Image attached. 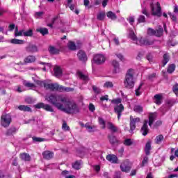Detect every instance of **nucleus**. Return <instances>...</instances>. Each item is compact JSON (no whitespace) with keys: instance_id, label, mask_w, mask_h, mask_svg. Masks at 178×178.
Masks as SVG:
<instances>
[{"instance_id":"nucleus-1","label":"nucleus","mask_w":178,"mask_h":178,"mask_svg":"<svg viewBox=\"0 0 178 178\" xmlns=\"http://www.w3.org/2000/svg\"><path fill=\"white\" fill-rule=\"evenodd\" d=\"M47 101L54 105L59 111L65 113H79L80 108L74 102L70 101L69 98L59 95H51L46 97Z\"/></svg>"},{"instance_id":"nucleus-2","label":"nucleus","mask_w":178,"mask_h":178,"mask_svg":"<svg viewBox=\"0 0 178 178\" xmlns=\"http://www.w3.org/2000/svg\"><path fill=\"white\" fill-rule=\"evenodd\" d=\"M129 38H131L136 45H152V44H154V40H149V39L144 38H137L136 33H134V31L131 29H129Z\"/></svg>"},{"instance_id":"nucleus-3","label":"nucleus","mask_w":178,"mask_h":178,"mask_svg":"<svg viewBox=\"0 0 178 178\" xmlns=\"http://www.w3.org/2000/svg\"><path fill=\"white\" fill-rule=\"evenodd\" d=\"M124 84L126 88H133V87H134V70H128Z\"/></svg>"},{"instance_id":"nucleus-4","label":"nucleus","mask_w":178,"mask_h":178,"mask_svg":"<svg viewBox=\"0 0 178 178\" xmlns=\"http://www.w3.org/2000/svg\"><path fill=\"white\" fill-rule=\"evenodd\" d=\"M151 9L153 16H157L158 17L162 16V8H161V4L159 2L151 4Z\"/></svg>"},{"instance_id":"nucleus-5","label":"nucleus","mask_w":178,"mask_h":178,"mask_svg":"<svg viewBox=\"0 0 178 178\" xmlns=\"http://www.w3.org/2000/svg\"><path fill=\"white\" fill-rule=\"evenodd\" d=\"M10 122H12V117L9 114H3L1 115V124L3 127H8L9 124H10Z\"/></svg>"},{"instance_id":"nucleus-6","label":"nucleus","mask_w":178,"mask_h":178,"mask_svg":"<svg viewBox=\"0 0 178 178\" xmlns=\"http://www.w3.org/2000/svg\"><path fill=\"white\" fill-rule=\"evenodd\" d=\"M106 60V57L104 54H96L93 58V60L92 63H96V65H102V63H105Z\"/></svg>"},{"instance_id":"nucleus-7","label":"nucleus","mask_w":178,"mask_h":178,"mask_svg":"<svg viewBox=\"0 0 178 178\" xmlns=\"http://www.w3.org/2000/svg\"><path fill=\"white\" fill-rule=\"evenodd\" d=\"M148 35H155L156 37H161L163 34V29L160 26L159 29L154 30L153 29L149 28L147 29Z\"/></svg>"},{"instance_id":"nucleus-8","label":"nucleus","mask_w":178,"mask_h":178,"mask_svg":"<svg viewBox=\"0 0 178 178\" xmlns=\"http://www.w3.org/2000/svg\"><path fill=\"white\" fill-rule=\"evenodd\" d=\"M36 109H44V111H47V112H54V108L52 106H51L49 104H45L44 103H38L34 106Z\"/></svg>"},{"instance_id":"nucleus-9","label":"nucleus","mask_w":178,"mask_h":178,"mask_svg":"<svg viewBox=\"0 0 178 178\" xmlns=\"http://www.w3.org/2000/svg\"><path fill=\"white\" fill-rule=\"evenodd\" d=\"M120 169L122 172H125V173H129L130 170L131 169V166H130V161L129 160H125L120 165Z\"/></svg>"},{"instance_id":"nucleus-10","label":"nucleus","mask_w":178,"mask_h":178,"mask_svg":"<svg viewBox=\"0 0 178 178\" xmlns=\"http://www.w3.org/2000/svg\"><path fill=\"white\" fill-rule=\"evenodd\" d=\"M140 123V118H134L133 116H130V131L132 133V131H134L136 130V124Z\"/></svg>"},{"instance_id":"nucleus-11","label":"nucleus","mask_w":178,"mask_h":178,"mask_svg":"<svg viewBox=\"0 0 178 178\" xmlns=\"http://www.w3.org/2000/svg\"><path fill=\"white\" fill-rule=\"evenodd\" d=\"M114 111H115V113L118 114V119L119 120V119H120V116H122V112H123V111H124V106L122 104L115 106Z\"/></svg>"},{"instance_id":"nucleus-12","label":"nucleus","mask_w":178,"mask_h":178,"mask_svg":"<svg viewBox=\"0 0 178 178\" xmlns=\"http://www.w3.org/2000/svg\"><path fill=\"white\" fill-rule=\"evenodd\" d=\"M74 90V89L73 88L64 87L63 86L57 84L56 91H60V92H63L65 91V92H70Z\"/></svg>"},{"instance_id":"nucleus-13","label":"nucleus","mask_w":178,"mask_h":178,"mask_svg":"<svg viewBox=\"0 0 178 178\" xmlns=\"http://www.w3.org/2000/svg\"><path fill=\"white\" fill-rule=\"evenodd\" d=\"M58 87V83H46L44 85V88L46 90H51V91H56Z\"/></svg>"},{"instance_id":"nucleus-14","label":"nucleus","mask_w":178,"mask_h":178,"mask_svg":"<svg viewBox=\"0 0 178 178\" xmlns=\"http://www.w3.org/2000/svg\"><path fill=\"white\" fill-rule=\"evenodd\" d=\"M77 56L82 62H86V60H87V54H86V52H84L83 50L78 52Z\"/></svg>"},{"instance_id":"nucleus-15","label":"nucleus","mask_w":178,"mask_h":178,"mask_svg":"<svg viewBox=\"0 0 178 178\" xmlns=\"http://www.w3.org/2000/svg\"><path fill=\"white\" fill-rule=\"evenodd\" d=\"M141 133L143 136L148 134V120H145L143 126L141 128Z\"/></svg>"},{"instance_id":"nucleus-16","label":"nucleus","mask_w":178,"mask_h":178,"mask_svg":"<svg viewBox=\"0 0 178 178\" xmlns=\"http://www.w3.org/2000/svg\"><path fill=\"white\" fill-rule=\"evenodd\" d=\"M106 159L108 162H111V163H118V156H116V155L108 154L106 156Z\"/></svg>"},{"instance_id":"nucleus-17","label":"nucleus","mask_w":178,"mask_h":178,"mask_svg":"<svg viewBox=\"0 0 178 178\" xmlns=\"http://www.w3.org/2000/svg\"><path fill=\"white\" fill-rule=\"evenodd\" d=\"M76 76L81 79V80H83L84 83L88 82V76L86 75H84L83 72L78 71L76 72Z\"/></svg>"},{"instance_id":"nucleus-18","label":"nucleus","mask_w":178,"mask_h":178,"mask_svg":"<svg viewBox=\"0 0 178 178\" xmlns=\"http://www.w3.org/2000/svg\"><path fill=\"white\" fill-rule=\"evenodd\" d=\"M42 156L44 159H51V158L54 157V152L51 151H44L42 153Z\"/></svg>"},{"instance_id":"nucleus-19","label":"nucleus","mask_w":178,"mask_h":178,"mask_svg":"<svg viewBox=\"0 0 178 178\" xmlns=\"http://www.w3.org/2000/svg\"><path fill=\"white\" fill-rule=\"evenodd\" d=\"M54 76L56 77H60L62 76V68L59 66L54 67Z\"/></svg>"},{"instance_id":"nucleus-20","label":"nucleus","mask_w":178,"mask_h":178,"mask_svg":"<svg viewBox=\"0 0 178 178\" xmlns=\"http://www.w3.org/2000/svg\"><path fill=\"white\" fill-rule=\"evenodd\" d=\"M106 16L108 19H111V20H116L118 19L116 14L112 11L107 12Z\"/></svg>"},{"instance_id":"nucleus-21","label":"nucleus","mask_w":178,"mask_h":178,"mask_svg":"<svg viewBox=\"0 0 178 178\" xmlns=\"http://www.w3.org/2000/svg\"><path fill=\"white\" fill-rule=\"evenodd\" d=\"M156 118V113H151L149 115V126L150 127L152 126V123L155 122V119Z\"/></svg>"},{"instance_id":"nucleus-22","label":"nucleus","mask_w":178,"mask_h":178,"mask_svg":"<svg viewBox=\"0 0 178 178\" xmlns=\"http://www.w3.org/2000/svg\"><path fill=\"white\" fill-rule=\"evenodd\" d=\"M24 36V30L19 31L17 27L15 29V37H23Z\"/></svg>"},{"instance_id":"nucleus-23","label":"nucleus","mask_w":178,"mask_h":178,"mask_svg":"<svg viewBox=\"0 0 178 178\" xmlns=\"http://www.w3.org/2000/svg\"><path fill=\"white\" fill-rule=\"evenodd\" d=\"M25 63H33V62H35V56H29L24 59Z\"/></svg>"},{"instance_id":"nucleus-24","label":"nucleus","mask_w":178,"mask_h":178,"mask_svg":"<svg viewBox=\"0 0 178 178\" xmlns=\"http://www.w3.org/2000/svg\"><path fill=\"white\" fill-rule=\"evenodd\" d=\"M10 42L11 44H18V45H22V44H24V40L14 38V39H12L10 41Z\"/></svg>"},{"instance_id":"nucleus-25","label":"nucleus","mask_w":178,"mask_h":178,"mask_svg":"<svg viewBox=\"0 0 178 178\" xmlns=\"http://www.w3.org/2000/svg\"><path fill=\"white\" fill-rule=\"evenodd\" d=\"M85 127L89 131V133H92V131H95V129H97V127L95 126H91L90 125V123H86L85 124Z\"/></svg>"},{"instance_id":"nucleus-26","label":"nucleus","mask_w":178,"mask_h":178,"mask_svg":"<svg viewBox=\"0 0 178 178\" xmlns=\"http://www.w3.org/2000/svg\"><path fill=\"white\" fill-rule=\"evenodd\" d=\"M155 104L156 105H161L162 104V95H154Z\"/></svg>"},{"instance_id":"nucleus-27","label":"nucleus","mask_w":178,"mask_h":178,"mask_svg":"<svg viewBox=\"0 0 178 178\" xmlns=\"http://www.w3.org/2000/svg\"><path fill=\"white\" fill-rule=\"evenodd\" d=\"M36 31H38V33H40V34H42V35H46V34H48V29L47 28H38L36 29Z\"/></svg>"},{"instance_id":"nucleus-28","label":"nucleus","mask_w":178,"mask_h":178,"mask_svg":"<svg viewBox=\"0 0 178 178\" xmlns=\"http://www.w3.org/2000/svg\"><path fill=\"white\" fill-rule=\"evenodd\" d=\"M149 151H151V141H148L145 147V152L146 155H149Z\"/></svg>"},{"instance_id":"nucleus-29","label":"nucleus","mask_w":178,"mask_h":178,"mask_svg":"<svg viewBox=\"0 0 178 178\" xmlns=\"http://www.w3.org/2000/svg\"><path fill=\"white\" fill-rule=\"evenodd\" d=\"M27 52H37V46L34 44H30L26 47Z\"/></svg>"},{"instance_id":"nucleus-30","label":"nucleus","mask_w":178,"mask_h":178,"mask_svg":"<svg viewBox=\"0 0 178 178\" xmlns=\"http://www.w3.org/2000/svg\"><path fill=\"white\" fill-rule=\"evenodd\" d=\"M113 66L114 67V72L115 73H118V72H120V68L119 67V63L116 60H113Z\"/></svg>"},{"instance_id":"nucleus-31","label":"nucleus","mask_w":178,"mask_h":178,"mask_svg":"<svg viewBox=\"0 0 178 178\" xmlns=\"http://www.w3.org/2000/svg\"><path fill=\"white\" fill-rule=\"evenodd\" d=\"M18 109H19V111H24V112H31V108L24 105H20Z\"/></svg>"},{"instance_id":"nucleus-32","label":"nucleus","mask_w":178,"mask_h":178,"mask_svg":"<svg viewBox=\"0 0 178 178\" xmlns=\"http://www.w3.org/2000/svg\"><path fill=\"white\" fill-rule=\"evenodd\" d=\"M49 51L52 55H55L56 54H59V49L55 48V47H54V46H50L49 47Z\"/></svg>"},{"instance_id":"nucleus-33","label":"nucleus","mask_w":178,"mask_h":178,"mask_svg":"<svg viewBox=\"0 0 178 178\" xmlns=\"http://www.w3.org/2000/svg\"><path fill=\"white\" fill-rule=\"evenodd\" d=\"M98 122H99V124H100V126H102V129H106V124L105 120H104V118L99 117Z\"/></svg>"},{"instance_id":"nucleus-34","label":"nucleus","mask_w":178,"mask_h":178,"mask_svg":"<svg viewBox=\"0 0 178 178\" xmlns=\"http://www.w3.org/2000/svg\"><path fill=\"white\" fill-rule=\"evenodd\" d=\"M107 127L109 129V130H111V131H118V128H116V127H115L112 122H108L107 123Z\"/></svg>"},{"instance_id":"nucleus-35","label":"nucleus","mask_w":178,"mask_h":178,"mask_svg":"<svg viewBox=\"0 0 178 178\" xmlns=\"http://www.w3.org/2000/svg\"><path fill=\"white\" fill-rule=\"evenodd\" d=\"M20 158L23 161H30V159H31L30 154H29L27 153L21 154Z\"/></svg>"},{"instance_id":"nucleus-36","label":"nucleus","mask_w":178,"mask_h":178,"mask_svg":"<svg viewBox=\"0 0 178 178\" xmlns=\"http://www.w3.org/2000/svg\"><path fill=\"white\" fill-rule=\"evenodd\" d=\"M169 62V54H165L163 57V66H165V65Z\"/></svg>"},{"instance_id":"nucleus-37","label":"nucleus","mask_w":178,"mask_h":178,"mask_svg":"<svg viewBox=\"0 0 178 178\" xmlns=\"http://www.w3.org/2000/svg\"><path fill=\"white\" fill-rule=\"evenodd\" d=\"M67 47L69 48V49H70L71 51H76V44L73 42H69L67 44Z\"/></svg>"},{"instance_id":"nucleus-38","label":"nucleus","mask_w":178,"mask_h":178,"mask_svg":"<svg viewBox=\"0 0 178 178\" xmlns=\"http://www.w3.org/2000/svg\"><path fill=\"white\" fill-rule=\"evenodd\" d=\"M105 16H106V14L105 12H100L97 14V20L102 21L105 19Z\"/></svg>"},{"instance_id":"nucleus-39","label":"nucleus","mask_w":178,"mask_h":178,"mask_svg":"<svg viewBox=\"0 0 178 178\" xmlns=\"http://www.w3.org/2000/svg\"><path fill=\"white\" fill-rule=\"evenodd\" d=\"M72 168L79 170V169H81V163L80 161H76L72 164Z\"/></svg>"},{"instance_id":"nucleus-40","label":"nucleus","mask_w":178,"mask_h":178,"mask_svg":"<svg viewBox=\"0 0 178 178\" xmlns=\"http://www.w3.org/2000/svg\"><path fill=\"white\" fill-rule=\"evenodd\" d=\"M156 144H161L163 141V136L162 135H159L156 137L154 140Z\"/></svg>"},{"instance_id":"nucleus-41","label":"nucleus","mask_w":178,"mask_h":178,"mask_svg":"<svg viewBox=\"0 0 178 178\" xmlns=\"http://www.w3.org/2000/svg\"><path fill=\"white\" fill-rule=\"evenodd\" d=\"M104 88H113V83L112 81H106L104 84Z\"/></svg>"},{"instance_id":"nucleus-42","label":"nucleus","mask_w":178,"mask_h":178,"mask_svg":"<svg viewBox=\"0 0 178 178\" xmlns=\"http://www.w3.org/2000/svg\"><path fill=\"white\" fill-rule=\"evenodd\" d=\"M141 87H143V83H140L138 88L135 90L136 95L137 97H140V95H141V93L143 92V90H141Z\"/></svg>"},{"instance_id":"nucleus-43","label":"nucleus","mask_w":178,"mask_h":178,"mask_svg":"<svg viewBox=\"0 0 178 178\" xmlns=\"http://www.w3.org/2000/svg\"><path fill=\"white\" fill-rule=\"evenodd\" d=\"M17 129L16 128L13 127V128H10L7 131V136H13V134H15V133H16Z\"/></svg>"},{"instance_id":"nucleus-44","label":"nucleus","mask_w":178,"mask_h":178,"mask_svg":"<svg viewBox=\"0 0 178 178\" xmlns=\"http://www.w3.org/2000/svg\"><path fill=\"white\" fill-rule=\"evenodd\" d=\"M127 22L131 24V26H133L134 24V22L136 20V17L134 16H129L127 18Z\"/></svg>"},{"instance_id":"nucleus-45","label":"nucleus","mask_w":178,"mask_h":178,"mask_svg":"<svg viewBox=\"0 0 178 178\" xmlns=\"http://www.w3.org/2000/svg\"><path fill=\"white\" fill-rule=\"evenodd\" d=\"M111 104H113L115 106L120 105V104H122V99L118 98V99H112Z\"/></svg>"},{"instance_id":"nucleus-46","label":"nucleus","mask_w":178,"mask_h":178,"mask_svg":"<svg viewBox=\"0 0 178 178\" xmlns=\"http://www.w3.org/2000/svg\"><path fill=\"white\" fill-rule=\"evenodd\" d=\"M175 69H176V66L175 65V64H171L170 65L168 66V72L172 73L175 72Z\"/></svg>"},{"instance_id":"nucleus-47","label":"nucleus","mask_w":178,"mask_h":178,"mask_svg":"<svg viewBox=\"0 0 178 178\" xmlns=\"http://www.w3.org/2000/svg\"><path fill=\"white\" fill-rule=\"evenodd\" d=\"M134 111L135 112H137L138 113H141V112H143V108L141 107V106L136 105L134 106Z\"/></svg>"},{"instance_id":"nucleus-48","label":"nucleus","mask_w":178,"mask_h":178,"mask_svg":"<svg viewBox=\"0 0 178 178\" xmlns=\"http://www.w3.org/2000/svg\"><path fill=\"white\" fill-rule=\"evenodd\" d=\"M148 164V156H145L140 164L141 168H144L145 165Z\"/></svg>"},{"instance_id":"nucleus-49","label":"nucleus","mask_w":178,"mask_h":178,"mask_svg":"<svg viewBox=\"0 0 178 178\" xmlns=\"http://www.w3.org/2000/svg\"><path fill=\"white\" fill-rule=\"evenodd\" d=\"M33 35V30L29 29V31H24V37H31Z\"/></svg>"},{"instance_id":"nucleus-50","label":"nucleus","mask_w":178,"mask_h":178,"mask_svg":"<svg viewBox=\"0 0 178 178\" xmlns=\"http://www.w3.org/2000/svg\"><path fill=\"white\" fill-rule=\"evenodd\" d=\"M137 20L138 23H145V17L143 15H139Z\"/></svg>"},{"instance_id":"nucleus-51","label":"nucleus","mask_w":178,"mask_h":178,"mask_svg":"<svg viewBox=\"0 0 178 178\" xmlns=\"http://www.w3.org/2000/svg\"><path fill=\"white\" fill-rule=\"evenodd\" d=\"M35 83L37 86H39V87H44L45 88V84H47L46 81H35Z\"/></svg>"},{"instance_id":"nucleus-52","label":"nucleus","mask_w":178,"mask_h":178,"mask_svg":"<svg viewBox=\"0 0 178 178\" xmlns=\"http://www.w3.org/2000/svg\"><path fill=\"white\" fill-rule=\"evenodd\" d=\"M62 129L65 131H69V130H70V127H69V126H67V124H66V122H63Z\"/></svg>"},{"instance_id":"nucleus-53","label":"nucleus","mask_w":178,"mask_h":178,"mask_svg":"<svg viewBox=\"0 0 178 178\" xmlns=\"http://www.w3.org/2000/svg\"><path fill=\"white\" fill-rule=\"evenodd\" d=\"M62 175L63 176H65V178H74V175H69V176L67 175H69V171H66V170L63 171Z\"/></svg>"},{"instance_id":"nucleus-54","label":"nucleus","mask_w":178,"mask_h":178,"mask_svg":"<svg viewBox=\"0 0 178 178\" xmlns=\"http://www.w3.org/2000/svg\"><path fill=\"white\" fill-rule=\"evenodd\" d=\"M133 144V140L131 139H125L124 141V145H127V147H130Z\"/></svg>"},{"instance_id":"nucleus-55","label":"nucleus","mask_w":178,"mask_h":178,"mask_svg":"<svg viewBox=\"0 0 178 178\" xmlns=\"http://www.w3.org/2000/svg\"><path fill=\"white\" fill-rule=\"evenodd\" d=\"M42 65H44L43 67L44 72H47V70H49L51 69V64L49 63H42Z\"/></svg>"},{"instance_id":"nucleus-56","label":"nucleus","mask_w":178,"mask_h":178,"mask_svg":"<svg viewBox=\"0 0 178 178\" xmlns=\"http://www.w3.org/2000/svg\"><path fill=\"white\" fill-rule=\"evenodd\" d=\"M109 140H110L111 144H115V143H118V140L116 139V137H115L113 136H109Z\"/></svg>"},{"instance_id":"nucleus-57","label":"nucleus","mask_w":178,"mask_h":178,"mask_svg":"<svg viewBox=\"0 0 178 178\" xmlns=\"http://www.w3.org/2000/svg\"><path fill=\"white\" fill-rule=\"evenodd\" d=\"M33 140L35 143H42V141H45V139L41 138L33 137Z\"/></svg>"},{"instance_id":"nucleus-58","label":"nucleus","mask_w":178,"mask_h":178,"mask_svg":"<svg viewBox=\"0 0 178 178\" xmlns=\"http://www.w3.org/2000/svg\"><path fill=\"white\" fill-rule=\"evenodd\" d=\"M42 16H44V12H37L35 13L36 19H40V17H42Z\"/></svg>"},{"instance_id":"nucleus-59","label":"nucleus","mask_w":178,"mask_h":178,"mask_svg":"<svg viewBox=\"0 0 178 178\" xmlns=\"http://www.w3.org/2000/svg\"><path fill=\"white\" fill-rule=\"evenodd\" d=\"M92 89L95 94H101V89L97 86H92Z\"/></svg>"},{"instance_id":"nucleus-60","label":"nucleus","mask_w":178,"mask_h":178,"mask_svg":"<svg viewBox=\"0 0 178 178\" xmlns=\"http://www.w3.org/2000/svg\"><path fill=\"white\" fill-rule=\"evenodd\" d=\"M89 111L90 112H95V106H94V104H92V103H90L89 104Z\"/></svg>"},{"instance_id":"nucleus-61","label":"nucleus","mask_w":178,"mask_h":178,"mask_svg":"<svg viewBox=\"0 0 178 178\" xmlns=\"http://www.w3.org/2000/svg\"><path fill=\"white\" fill-rule=\"evenodd\" d=\"M58 19V17H54L51 21V24H47L48 27H51L52 29L54 24H55V21Z\"/></svg>"},{"instance_id":"nucleus-62","label":"nucleus","mask_w":178,"mask_h":178,"mask_svg":"<svg viewBox=\"0 0 178 178\" xmlns=\"http://www.w3.org/2000/svg\"><path fill=\"white\" fill-rule=\"evenodd\" d=\"M25 86H26V87H28L29 88H34V87H35V85H34L33 83H31L30 82L25 83Z\"/></svg>"},{"instance_id":"nucleus-63","label":"nucleus","mask_w":178,"mask_h":178,"mask_svg":"<svg viewBox=\"0 0 178 178\" xmlns=\"http://www.w3.org/2000/svg\"><path fill=\"white\" fill-rule=\"evenodd\" d=\"M173 92H175V94L176 95H178V84H175L172 88Z\"/></svg>"},{"instance_id":"nucleus-64","label":"nucleus","mask_w":178,"mask_h":178,"mask_svg":"<svg viewBox=\"0 0 178 178\" xmlns=\"http://www.w3.org/2000/svg\"><path fill=\"white\" fill-rule=\"evenodd\" d=\"M100 101H109V96L108 95H105L100 98Z\"/></svg>"}]
</instances>
